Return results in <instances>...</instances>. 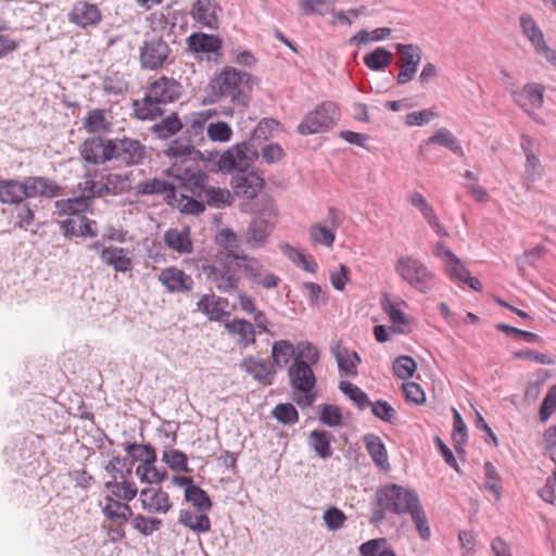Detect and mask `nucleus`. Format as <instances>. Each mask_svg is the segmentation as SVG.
I'll return each mask as SVG.
<instances>
[{"label": "nucleus", "instance_id": "nucleus-1", "mask_svg": "<svg viewBox=\"0 0 556 556\" xmlns=\"http://www.w3.org/2000/svg\"><path fill=\"white\" fill-rule=\"evenodd\" d=\"M257 156L252 143L241 142L227 149L217 162L223 172L236 170L231 187L237 195L248 200L256 198L264 186V179L251 168Z\"/></svg>", "mask_w": 556, "mask_h": 556}, {"label": "nucleus", "instance_id": "nucleus-2", "mask_svg": "<svg viewBox=\"0 0 556 556\" xmlns=\"http://www.w3.org/2000/svg\"><path fill=\"white\" fill-rule=\"evenodd\" d=\"M208 89L210 103L226 101L232 105L247 106L252 89V77L247 72L227 67L211 80Z\"/></svg>", "mask_w": 556, "mask_h": 556}, {"label": "nucleus", "instance_id": "nucleus-3", "mask_svg": "<svg viewBox=\"0 0 556 556\" xmlns=\"http://www.w3.org/2000/svg\"><path fill=\"white\" fill-rule=\"evenodd\" d=\"M182 92L181 84L175 78L161 76L151 81L141 101L134 102L135 115L142 121H151L164 113L162 104L177 101Z\"/></svg>", "mask_w": 556, "mask_h": 556}, {"label": "nucleus", "instance_id": "nucleus-4", "mask_svg": "<svg viewBox=\"0 0 556 556\" xmlns=\"http://www.w3.org/2000/svg\"><path fill=\"white\" fill-rule=\"evenodd\" d=\"M198 269L205 280L222 293L238 290L241 277L238 274L237 252L220 251L210 260H201Z\"/></svg>", "mask_w": 556, "mask_h": 556}, {"label": "nucleus", "instance_id": "nucleus-5", "mask_svg": "<svg viewBox=\"0 0 556 556\" xmlns=\"http://www.w3.org/2000/svg\"><path fill=\"white\" fill-rule=\"evenodd\" d=\"M375 504L388 508L389 513L403 516L415 509L420 504V500L414 489L388 483L376 491Z\"/></svg>", "mask_w": 556, "mask_h": 556}, {"label": "nucleus", "instance_id": "nucleus-6", "mask_svg": "<svg viewBox=\"0 0 556 556\" xmlns=\"http://www.w3.org/2000/svg\"><path fill=\"white\" fill-rule=\"evenodd\" d=\"M394 270L404 282L420 293H428L434 285V273L412 255H401L395 262Z\"/></svg>", "mask_w": 556, "mask_h": 556}, {"label": "nucleus", "instance_id": "nucleus-7", "mask_svg": "<svg viewBox=\"0 0 556 556\" xmlns=\"http://www.w3.org/2000/svg\"><path fill=\"white\" fill-rule=\"evenodd\" d=\"M339 118L340 112L337 104L332 101H324L305 114L296 131L302 136L326 132L334 127Z\"/></svg>", "mask_w": 556, "mask_h": 556}, {"label": "nucleus", "instance_id": "nucleus-8", "mask_svg": "<svg viewBox=\"0 0 556 556\" xmlns=\"http://www.w3.org/2000/svg\"><path fill=\"white\" fill-rule=\"evenodd\" d=\"M112 161H116L124 166H136L142 164L147 148L138 139L123 137L111 139Z\"/></svg>", "mask_w": 556, "mask_h": 556}, {"label": "nucleus", "instance_id": "nucleus-9", "mask_svg": "<svg viewBox=\"0 0 556 556\" xmlns=\"http://www.w3.org/2000/svg\"><path fill=\"white\" fill-rule=\"evenodd\" d=\"M169 54L170 48L163 38H147L140 47V65L143 70L156 71L167 64Z\"/></svg>", "mask_w": 556, "mask_h": 556}, {"label": "nucleus", "instance_id": "nucleus-10", "mask_svg": "<svg viewBox=\"0 0 556 556\" xmlns=\"http://www.w3.org/2000/svg\"><path fill=\"white\" fill-rule=\"evenodd\" d=\"M396 53L399 54V74L396 76L397 85H405L414 79L422 56L421 49L413 43H396Z\"/></svg>", "mask_w": 556, "mask_h": 556}, {"label": "nucleus", "instance_id": "nucleus-11", "mask_svg": "<svg viewBox=\"0 0 556 556\" xmlns=\"http://www.w3.org/2000/svg\"><path fill=\"white\" fill-rule=\"evenodd\" d=\"M168 152L176 159L169 172L178 179H189L193 177L194 160L191 159V155L197 152L195 149L190 144H180L175 141L170 144Z\"/></svg>", "mask_w": 556, "mask_h": 556}, {"label": "nucleus", "instance_id": "nucleus-12", "mask_svg": "<svg viewBox=\"0 0 556 556\" xmlns=\"http://www.w3.org/2000/svg\"><path fill=\"white\" fill-rule=\"evenodd\" d=\"M81 157L91 164L102 165L112 161L111 139L104 137H91L79 147Z\"/></svg>", "mask_w": 556, "mask_h": 556}, {"label": "nucleus", "instance_id": "nucleus-13", "mask_svg": "<svg viewBox=\"0 0 556 556\" xmlns=\"http://www.w3.org/2000/svg\"><path fill=\"white\" fill-rule=\"evenodd\" d=\"M139 493L141 507L148 514H167L173 503L167 492L159 488H144Z\"/></svg>", "mask_w": 556, "mask_h": 556}, {"label": "nucleus", "instance_id": "nucleus-14", "mask_svg": "<svg viewBox=\"0 0 556 556\" xmlns=\"http://www.w3.org/2000/svg\"><path fill=\"white\" fill-rule=\"evenodd\" d=\"M275 217L269 212H261L251 222L248 228L247 243L252 248H261L265 244L273 231Z\"/></svg>", "mask_w": 556, "mask_h": 556}, {"label": "nucleus", "instance_id": "nucleus-15", "mask_svg": "<svg viewBox=\"0 0 556 556\" xmlns=\"http://www.w3.org/2000/svg\"><path fill=\"white\" fill-rule=\"evenodd\" d=\"M157 279L170 293H188L193 288L192 277L175 266L162 269Z\"/></svg>", "mask_w": 556, "mask_h": 556}, {"label": "nucleus", "instance_id": "nucleus-16", "mask_svg": "<svg viewBox=\"0 0 556 556\" xmlns=\"http://www.w3.org/2000/svg\"><path fill=\"white\" fill-rule=\"evenodd\" d=\"M220 12L222 8L216 0H195L190 14L201 26L216 29L218 26V14Z\"/></svg>", "mask_w": 556, "mask_h": 556}, {"label": "nucleus", "instance_id": "nucleus-17", "mask_svg": "<svg viewBox=\"0 0 556 556\" xmlns=\"http://www.w3.org/2000/svg\"><path fill=\"white\" fill-rule=\"evenodd\" d=\"M511 96L514 101L525 110L527 114L530 111L540 109L544 102V87L530 83L523 86L521 90H513Z\"/></svg>", "mask_w": 556, "mask_h": 556}, {"label": "nucleus", "instance_id": "nucleus-18", "mask_svg": "<svg viewBox=\"0 0 556 556\" xmlns=\"http://www.w3.org/2000/svg\"><path fill=\"white\" fill-rule=\"evenodd\" d=\"M27 198H55L62 194V187L43 176H28L25 179Z\"/></svg>", "mask_w": 556, "mask_h": 556}, {"label": "nucleus", "instance_id": "nucleus-19", "mask_svg": "<svg viewBox=\"0 0 556 556\" xmlns=\"http://www.w3.org/2000/svg\"><path fill=\"white\" fill-rule=\"evenodd\" d=\"M289 377L293 388L301 392H311L316 382L311 365L298 357L289 367Z\"/></svg>", "mask_w": 556, "mask_h": 556}, {"label": "nucleus", "instance_id": "nucleus-20", "mask_svg": "<svg viewBox=\"0 0 556 556\" xmlns=\"http://www.w3.org/2000/svg\"><path fill=\"white\" fill-rule=\"evenodd\" d=\"M134 189L138 195L162 194L164 200L170 205L176 201L175 186L161 178L141 181L137 184Z\"/></svg>", "mask_w": 556, "mask_h": 556}, {"label": "nucleus", "instance_id": "nucleus-21", "mask_svg": "<svg viewBox=\"0 0 556 556\" xmlns=\"http://www.w3.org/2000/svg\"><path fill=\"white\" fill-rule=\"evenodd\" d=\"M227 299L214 293L204 294L197 303L198 309L208 317L210 320L219 321L225 316H229Z\"/></svg>", "mask_w": 556, "mask_h": 556}, {"label": "nucleus", "instance_id": "nucleus-22", "mask_svg": "<svg viewBox=\"0 0 556 556\" xmlns=\"http://www.w3.org/2000/svg\"><path fill=\"white\" fill-rule=\"evenodd\" d=\"M103 516L112 522L123 525L134 516L128 503L121 502L113 495H105L100 502Z\"/></svg>", "mask_w": 556, "mask_h": 556}, {"label": "nucleus", "instance_id": "nucleus-23", "mask_svg": "<svg viewBox=\"0 0 556 556\" xmlns=\"http://www.w3.org/2000/svg\"><path fill=\"white\" fill-rule=\"evenodd\" d=\"M331 352L337 361L340 376L350 378L357 376V364L362 359L356 352L350 351L339 343L332 346Z\"/></svg>", "mask_w": 556, "mask_h": 556}, {"label": "nucleus", "instance_id": "nucleus-24", "mask_svg": "<svg viewBox=\"0 0 556 556\" xmlns=\"http://www.w3.org/2000/svg\"><path fill=\"white\" fill-rule=\"evenodd\" d=\"M68 16L71 22L81 27L96 25L101 21V13L98 7L86 1L77 2Z\"/></svg>", "mask_w": 556, "mask_h": 556}, {"label": "nucleus", "instance_id": "nucleus-25", "mask_svg": "<svg viewBox=\"0 0 556 556\" xmlns=\"http://www.w3.org/2000/svg\"><path fill=\"white\" fill-rule=\"evenodd\" d=\"M224 327L240 346L247 348L255 342V329L245 319L235 318L231 321L225 323Z\"/></svg>", "mask_w": 556, "mask_h": 556}, {"label": "nucleus", "instance_id": "nucleus-26", "mask_svg": "<svg viewBox=\"0 0 556 556\" xmlns=\"http://www.w3.org/2000/svg\"><path fill=\"white\" fill-rule=\"evenodd\" d=\"M165 244L179 254H189L193 250V243L190 238L189 227L181 229L170 228L164 233Z\"/></svg>", "mask_w": 556, "mask_h": 556}, {"label": "nucleus", "instance_id": "nucleus-27", "mask_svg": "<svg viewBox=\"0 0 556 556\" xmlns=\"http://www.w3.org/2000/svg\"><path fill=\"white\" fill-rule=\"evenodd\" d=\"M241 368L264 384H271L276 374L273 365L254 357L244 358L241 363Z\"/></svg>", "mask_w": 556, "mask_h": 556}, {"label": "nucleus", "instance_id": "nucleus-28", "mask_svg": "<svg viewBox=\"0 0 556 556\" xmlns=\"http://www.w3.org/2000/svg\"><path fill=\"white\" fill-rule=\"evenodd\" d=\"M27 199L25 180L0 179V202L4 204H21Z\"/></svg>", "mask_w": 556, "mask_h": 556}, {"label": "nucleus", "instance_id": "nucleus-29", "mask_svg": "<svg viewBox=\"0 0 556 556\" xmlns=\"http://www.w3.org/2000/svg\"><path fill=\"white\" fill-rule=\"evenodd\" d=\"M178 522L197 533H206L211 530V520L207 516V511L181 509Z\"/></svg>", "mask_w": 556, "mask_h": 556}, {"label": "nucleus", "instance_id": "nucleus-30", "mask_svg": "<svg viewBox=\"0 0 556 556\" xmlns=\"http://www.w3.org/2000/svg\"><path fill=\"white\" fill-rule=\"evenodd\" d=\"M430 144H439L445 147L457 156H464L465 152L458 139L446 128L438 129L420 146L421 151H425Z\"/></svg>", "mask_w": 556, "mask_h": 556}, {"label": "nucleus", "instance_id": "nucleus-31", "mask_svg": "<svg viewBox=\"0 0 556 556\" xmlns=\"http://www.w3.org/2000/svg\"><path fill=\"white\" fill-rule=\"evenodd\" d=\"M101 260L117 271L125 273L132 269V261L128 256V252L123 248H104L101 252Z\"/></svg>", "mask_w": 556, "mask_h": 556}, {"label": "nucleus", "instance_id": "nucleus-32", "mask_svg": "<svg viewBox=\"0 0 556 556\" xmlns=\"http://www.w3.org/2000/svg\"><path fill=\"white\" fill-rule=\"evenodd\" d=\"M106 195H122L132 189V174L109 173L104 176Z\"/></svg>", "mask_w": 556, "mask_h": 556}, {"label": "nucleus", "instance_id": "nucleus-33", "mask_svg": "<svg viewBox=\"0 0 556 556\" xmlns=\"http://www.w3.org/2000/svg\"><path fill=\"white\" fill-rule=\"evenodd\" d=\"M190 50L194 52L217 53L222 47V41L214 35L195 33L188 37Z\"/></svg>", "mask_w": 556, "mask_h": 556}, {"label": "nucleus", "instance_id": "nucleus-34", "mask_svg": "<svg viewBox=\"0 0 556 556\" xmlns=\"http://www.w3.org/2000/svg\"><path fill=\"white\" fill-rule=\"evenodd\" d=\"M78 189L87 200L93 202L94 198H102L106 195L104 179L97 180L96 173H86L83 180L78 184Z\"/></svg>", "mask_w": 556, "mask_h": 556}, {"label": "nucleus", "instance_id": "nucleus-35", "mask_svg": "<svg viewBox=\"0 0 556 556\" xmlns=\"http://www.w3.org/2000/svg\"><path fill=\"white\" fill-rule=\"evenodd\" d=\"M104 486L110 491L109 495L114 498L129 503L138 494V488L134 482L127 480H111L104 483Z\"/></svg>", "mask_w": 556, "mask_h": 556}, {"label": "nucleus", "instance_id": "nucleus-36", "mask_svg": "<svg viewBox=\"0 0 556 556\" xmlns=\"http://www.w3.org/2000/svg\"><path fill=\"white\" fill-rule=\"evenodd\" d=\"M91 206V201L83 194L55 202L56 213L59 215L81 216L80 213L87 211Z\"/></svg>", "mask_w": 556, "mask_h": 556}, {"label": "nucleus", "instance_id": "nucleus-37", "mask_svg": "<svg viewBox=\"0 0 556 556\" xmlns=\"http://www.w3.org/2000/svg\"><path fill=\"white\" fill-rule=\"evenodd\" d=\"M520 27L523 35L529 39L536 52L546 46L542 30L530 14H521Z\"/></svg>", "mask_w": 556, "mask_h": 556}, {"label": "nucleus", "instance_id": "nucleus-38", "mask_svg": "<svg viewBox=\"0 0 556 556\" xmlns=\"http://www.w3.org/2000/svg\"><path fill=\"white\" fill-rule=\"evenodd\" d=\"M182 122L176 113H172L152 126V132L160 139H167L182 129Z\"/></svg>", "mask_w": 556, "mask_h": 556}, {"label": "nucleus", "instance_id": "nucleus-39", "mask_svg": "<svg viewBox=\"0 0 556 556\" xmlns=\"http://www.w3.org/2000/svg\"><path fill=\"white\" fill-rule=\"evenodd\" d=\"M364 441L374 463L380 468H386L388 466V455L381 440L375 434H366Z\"/></svg>", "mask_w": 556, "mask_h": 556}, {"label": "nucleus", "instance_id": "nucleus-40", "mask_svg": "<svg viewBox=\"0 0 556 556\" xmlns=\"http://www.w3.org/2000/svg\"><path fill=\"white\" fill-rule=\"evenodd\" d=\"M199 195L210 206L216 208H223L229 205L231 199V194L228 190L215 187H204Z\"/></svg>", "mask_w": 556, "mask_h": 556}, {"label": "nucleus", "instance_id": "nucleus-41", "mask_svg": "<svg viewBox=\"0 0 556 556\" xmlns=\"http://www.w3.org/2000/svg\"><path fill=\"white\" fill-rule=\"evenodd\" d=\"M339 390L361 410H364L371 405L368 395L361 388L350 381H340Z\"/></svg>", "mask_w": 556, "mask_h": 556}, {"label": "nucleus", "instance_id": "nucleus-42", "mask_svg": "<svg viewBox=\"0 0 556 556\" xmlns=\"http://www.w3.org/2000/svg\"><path fill=\"white\" fill-rule=\"evenodd\" d=\"M271 356L274 359V365L283 368L286 367L290 359L295 356V349L293 344L287 340H279L274 342L271 346Z\"/></svg>", "mask_w": 556, "mask_h": 556}, {"label": "nucleus", "instance_id": "nucleus-43", "mask_svg": "<svg viewBox=\"0 0 556 556\" xmlns=\"http://www.w3.org/2000/svg\"><path fill=\"white\" fill-rule=\"evenodd\" d=\"M392 60V53L386 48L379 47L365 55L364 63L369 70L378 72L387 68Z\"/></svg>", "mask_w": 556, "mask_h": 556}, {"label": "nucleus", "instance_id": "nucleus-44", "mask_svg": "<svg viewBox=\"0 0 556 556\" xmlns=\"http://www.w3.org/2000/svg\"><path fill=\"white\" fill-rule=\"evenodd\" d=\"M111 124L106 121L105 111L94 109L84 118V128L90 134L108 131Z\"/></svg>", "mask_w": 556, "mask_h": 556}, {"label": "nucleus", "instance_id": "nucleus-45", "mask_svg": "<svg viewBox=\"0 0 556 556\" xmlns=\"http://www.w3.org/2000/svg\"><path fill=\"white\" fill-rule=\"evenodd\" d=\"M309 446L321 458H328L332 454L330 447V433L324 430H314L308 437Z\"/></svg>", "mask_w": 556, "mask_h": 556}, {"label": "nucleus", "instance_id": "nucleus-46", "mask_svg": "<svg viewBox=\"0 0 556 556\" xmlns=\"http://www.w3.org/2000/svg\"><path fill=\"white\" fill-rule=\"evenodd\" d=\"M185 500L200 511H208L212 507L207 493L195 484L185 490Z\"/></svg>", "mask_w": 556, "mask_h": 556}, {"label": "nucleus", "instance_id": "nucleus-47", "mask_svg": "<svg viewBox=\"0 0 556 556\" xmlns=\"http://www.w3.org/2000/svg\"><path fill=\"white\" fill-rule=\"evenodd\" d=\"M215 115L212 110L194 112L187 117V131L190 136H201L208 119Z\"/></svg>", "mask_w": 556, "mask_h": 556}, {"label": "nucleus", "instance_id": "nucleus-48", "mask_svg": "<svg viewBox=\"0 0 556 556\" xmlns=\"http://www.w3.org/2000/svg\"><path fill=\"white\" fill-rule=\"evenodd\" d=\"M153 464L154 463L140 464L136 468V475L139 477L141 482L157 484L165 480L166 471L157 469Z\"/></svg>", "mask_w": 556, "mask_h": 556}, {"label": "nucleus", "instance_id": "nucleus-49", "mask_svg": "<svg viewBox=\"0 0 556 556\" xmlns=\"http://www.w3.org/2000/svg\"><path fill=\"white\" fill-rule=\"evenodd\" d=\"M309 237L315 244L330 248L336 240V232L326 225L318 223L311 226Z\"/></svg>", "mask_w": 556, "mask_h": 556}, {"label": "nucleus", "instance_id": "nucleus-50", "mask_svg": "<svg viewBox=\"0 0 556 556\" xmlns=\"http://www.w3.org/2000/svg\"><path fill=\"white\" fill-rule=\"evenodd\" d=\"M237 267L250 281L264 268L263 264L257 258L239 253H237Z\"/></svg>", "mask_w": 556, "mask_h": 556}, {"label": "nucleus", "instance_id": "nucleus-51", "mask_svg": "<svg viewBox=\"0 0 556 556\" xmlns=\"http://www.w3.org/2000/svg\"><path fill=\"white\" fill-rule=\"evenodd\" d=\"M131 526L142 535L149 536L161 528L162 520L157 518L147 517L141 514H137L131 519Z\"/></svg>", "mask_w": 556, "mask_h": 556}, {"label": "nucleus", "instance_id": "nucleus-52", "mask_svg": "<svg viewBox=\"0 0 556 556\" xmlns=\"http://www.w3.org/2000/svg\"><path fill=\"white\" fill-rule=\"evenodd\" d=\"M416 527V530L424 541H429L431 538V530L428 523V518L421 503L408 514Z\"/></svg>", "mask_w": 556, "mask_h": 556}, {"label": "nucleus", "instance_id": "nucleus-53", "mask_svg": "<svg viewBox=\"0 0 556 556\" xmlns=\"http://www.w3.org/2000/svg\"><path fill=\"white\" fill-rule=\"evenodd\" d=\"M416 369L417 363L410 356L401 355L393 362V372L397 378L402 380H406L413 377Z\"/></svg>", "mask_w": 556, "mask_h": 556}, {"label": "nucleus", "instance_id": "nucleus-54", "mask_svg": "<svg viewBox=\"0 0 556 556\" xmlns=\"http://www.w3.org/2000/svg\"><path fill=\"white\" fill-rule=\"evenodd\" d=\"M381 307L383 312L389 316L390 320L395 325L408 324L407 316L404 312L399 308V305L393 302L388 294H383L381 298Z\"/></svg>", "mask_w": 556, "mask_h": 556}, {"label": "nucleus", "instance_id": "nucleus-55", "mask_svg": "<svg viewBox=\"0 0 556 556\" xmlns=\"http://www.w3.org/2000/svg\"><path fill=\"white\" fill-rule=\"evenodd\" d=\"M105 470L113 480H127L131 475L127 460L125 458L114 457L105 466Z\"/></svg>", "mask_w": 556, "mask_h": 556}, {"label": "nucleus", "instance_id": "nucleus-56", "mask_svg": "<svg viewBox=\"0 0 556 556\" xmlns=\"http://www.w3.org/2000/svg\"><path fill=\"white\" fill-rule=\"evenodd\" d=\"M206 132L212 141L227 142L231 139L232 129L226 122L210 123Z\"/></svg>", "mask_w": 556, "mask_h": 556}, {"label": "nucleus", "instance_id": "nucleus-57", "mask_svg": "<svg viewBox=\"0 0 556 556\" xmlns=\"http://www.w3.org/2000/svg\"><path fill=\"white\" fill-rule=\"evenodd\" d=\"M162 460L173 470L188 471L187 455L177 450L165 451L162 455Z\"/></svg>", "mask_w": 556, "mask_h": 556}, {"label": "nucleus", "instance_id": "nucleus-58", "mask_svg": "<svg viewBox=\"0 0 556 556\" xmlns=\"http://www.w3.org/2000/svg\"><path fill=\"white\" fill-rule=\"evenodd\" d=\"M126 451L134 459L141 462V464L154 463L156 460V453L149 445L129 444Z\"/></svg>", "mask_w": 556, "mask_h": 556}, {"label": "nucleus", "instance_id": "nucleus-59", "mask_svg": "<svg viewBox=\"0 0 556 556\" xmlns=\"http://www.w3.org/2000/svg\"><path fill=\"white\" fill-rule=\"evenodd\" d=\"M452 439L454 447L458 454L465 453V445L468 440V430L464 419H454Z\"/></svg>", "mask_w": 556, "mask_h": 556}, {"label": "nucleus", "instance_id": "nucleus-60", "mask_svg": "<svg viewBox=\"0 0 556 556\" xmlns=\"http://www.w3.org/2000/svg\"><path fill=\"white\" fill-rule=\"evenodd\" d=\"M323 520L329 531H337L343 527L346 516L339 508L331 506L324 511Z\"/></svg>", "mask_w": 556, "mask_h": 556}, {"label": "nucleus", "instance_id": "nucleus-61", "mask_svg": "<svg viewBox=\"0 0 556 556\" xmlns=\"http://www.w3.org/2000/svg\"><path fill=\"white\" fill-rule=\"evenodd\" d=\"M484 470H485L484 485L488 490L493 492L496 500H498L502 494V492H501L502 486H501L500 476L497 473V470L490 462H486L484 464Z\"/></svg>", "mask_w": 556, "mask_h": 556}, {"label": "nucleus", "instance_id": "nucleus-62", "mask_svg": "<svg viewBox=\"0 0 556 556\" xmlns=\"http://www.w3.org/2000/svg\"><path fill=\"white\" fill-rule=\"evenodd\" d=\"M446 274L452 280L464 282L466 278H469V270L462 263V261L455 256L448 263L444 265Z\"/></svg>", "mask_w": 556, "mask_h": 556}, {"label": "nucleus", "instance_id": "nucleus-63", "mask_svg": "<svg viewBox=\"0 0 556 556\" xmlns=\"http://www.w3.org/2000/svg\"><path fill=\"white\" fill-rule=\"evenodd\" d=\"M408 202L420 212L426 220L435 213L433 206L419 191H413L408 197Z\"/></svg>", "mask_w": 556, "mask_h": 556}, {"label": "nucleus", "instance_id": "nucleus-64", "mask_svg": "<svg viewBox=\"0 0 556 556\" xmlns=\"http://www.w3.org/2000/svg\"><path fill=\"white\" fill-rule=\"evenodd\" d=\"M387 545L384 538L369 540L358 546L361 556H379Z\"/></svg>", "mask_w": 556, "mask_h": 556}]
</instances>
